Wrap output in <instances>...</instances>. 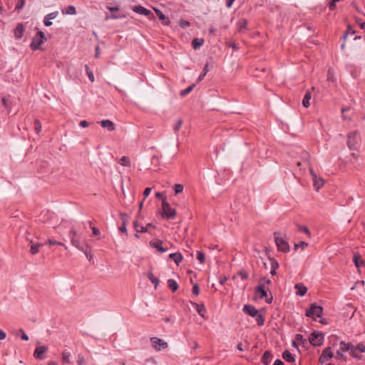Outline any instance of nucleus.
Listing matches in <instances>:
<instances>
[{"instance_id": "3", "label": "nucleus", "mask_w": 365, "mask_h": 365, "mask_svg": "<svg viewBox=\"0 0 365 365\" xmlns=\"http://www.w3.org/2000/svg\"><path fill=\"white\" fill-rule=\"evenodd\" d=\"M46 41L44 33L41 31H38L36 35L33 37L32 41L30 43V48L32 51H36L39 49L41 44Z\"/></svg>"}, {"instance_id": "55", "label": "nucleus", "mask_w": 365, "mask_h": 365, "mask_svg": "<svg viewBox=\"0 0 365 365\" xmlns=\"http://www.w3.org/2000/svg\"><path fill=\"white\" fill-rule=\"evenodd\" d=\"M43 24L46 26H50L52 25V22L51 21V20L46 18V16L44 17Z\"/></svg>"}, {"instance_id": "14", "label": "nucleus", "mask_w": 365, "mask_h": 365, "mask_svg": "<svg viewBox=\"0 0 365 365\" xmlns=\"http://www.w3.org/2000/svg\"><path fill=\"white\" fill-rule=\"evenodd\" d=\"M333 356H334V354L331 350V348L327 347L323 350V351L319 357V362L321 364H325Z\"/></svg>"}, {"instance_id": "33", "label": "nucleus", "mask_w": 365, "mask_h": 365, "mask_svg": "<svg viewBox=\"0 0 365 365\" xmlns=\"http://www.w3.org/2000/svg\"><path fill=\"white\" fill-rule=\"evenodd\" d=\"M148 278L150 279V281L155 284V287H156L158 284H159V279L155 277L152 272H149L147 274Z\"/></svg>"}, {"instance_id": "10", "label": "nucleus", "mask_w": 365, "mask_h": 365, "mask_svg": "<svg viewBox=\"0 0 365 365\" xmlns=\"http://www.w3.org/2000/svg\"><path fill=\"white\" fill-rule=\"evenodd\" d=\"M274 240L276 245L279 250L287 252L289 250V244L285 241L282 237H279L278 236H274Z\"/></svg>"}, {"instance_id": "8", "label": "nucleus", "mask_w": 365, "mask_h": 365, "mask_svg": "<svg viewBox=\"0 0 365 365\" xmlns=\"http://www.w3.org/2000/svg\"><path fill=\"white\" fill-rule=\"evenodd\" d=\"M323 340V334L319 331H314L309 337V341L313 346L322 345Z\"/></svg>"}, {"instance_id": "27", "label": "nucleus", "mask_w": 365, "mask_h": 365, "mask_svg": "<svg viewBox=\"0 0 365 365\" xmlns=\"http://www.w3.org/2000/svg\"><path fill=\"white\" fill-rule=\"evenodd\" d=\"M282 357L288 362H294L295 361L294 356L289 350H285L283 352Z\"/></svg>"}, {"instance_id": "21", "label": "nucleus", "mask_w": 365, "mask_h": 365, "mask_svg": "<svg viewBox=\"0 0 365 365\" xmlns=\"http://www.w3.org/2000/svg\"><path fill=\"white\" fill-rule=\"evenodd\" d=\"M294 288L296 289V294L300 297L304 296L307 292V288L301 283L296 284Z\"/></svg>"}, {"instance_id": "60", "label": "nucleus", "mask_w": 365, "mask_h": 365, "mask_svg": "<svg viewBox=\"0 0 365 365\" xmlns=\"http://www.w3.org/2000/svg\"><path fill=\"white\" fill-rule=\"evenodd\" d=\"M100 56V47L97 46L95 48V57L98 58Z\"/></svg>"}, {"instance_id": "32", "label": "nucleus", "mask_w": 365, "mask_h": 365, "mask_svg": "<svg viewBox=\"0 0 365 365\" xmlns=\"http://www.w3.org/2000/svg\"><path fill=\"white\" fill-rule=\"evenodd\" d=\"M43 245L41 243L37 244H31L30 248V252L31 255H34L39 252V248L42 247Z\"/></svg>"}, {"instance_id": "47", "label": "nucleus", "mask_w": 365, "mask_h": 365, "mask_svg": "<svg viewBox=\"0 0 365 365\" xmlns=\"http://www.w3.org/2000/svg\"><path fill=\"white\" fill-rule=\"evenodd\" d=\"M192 292L195 296H197L200 294V287L197 284L193 285Z\"/></svg>"}, {"instance_id": "34", "label": "nucleus", "mask_w": 365, "mask_h": 365, "mask_svg": "<svg viewBox=\"0 0 365 365\" xmlns=\"http://www.w3.org/2000/svg\"><path fill=\"white\" fill-rule=\"evenodd\" d=\"M71 354L68 351H63L62 353V361L65 364H70Z\"/></svg>"}, {"instance_id": "41", "label": "nucleus", "mask_w": 365, "mask_h": 365, "mask_svg": "<svg viewBox=\"0 0 365 365\" xmlns=\"http://www.w3.org/2000/svg\"><path fill=\"white\" fill-rule=\"evenodd\" d=\"M46 244L49 245L50 246H53V245H61V246H64L66 248V245L61 242H58V241H56V240H48Z\"/></svg>"}, {"instance_id": "5", "label": "nucleus", "mask_w": 365, "mask_h": 365, "mask_svg": "<svg viewBox=\"0 0 365 365\" xmlns=\"http://www.w3.org/2000/svg\"><path fill=\"white\" fill-rule=\"evenodd\" d=\"M322 312L323 309L322 307L312 304L310 308L307 310L306 316L316 320L317 318L322 317Z\"/></svg>"}, {"instance_id": "19", "label": "nucleus", "mask_w": 365, "mask_h": 365, "mask_svg": "<svg viewBox=\"0 0 365 365\" xmlns=\"http://www.w3.org/2000/svg\"><path fill=\"white\" fill-rule=\"evenodd\" d=\"M133 11H135V13H138V14L146 16H149L150 15L152 14V12L149 9L143 7V6H140V5L135 6L133 8Z\"/></svg>"}, {"instance_id": "17", "label": "nucleus", "mask_w": 365, "mask_h": 365, "mask_svg": "<svg viewBox=\"0 0 365 365\" xmlns=\"http://www.w3.org/2000/svg\"><path fill=\"white\" fill-rule=\"evenodd\" d=\"M153 9L158 19L162 21L163 25L169 26L170 24V21L169 18L167 16H165L160 9L156 8H154Z\"/></svg>"}, {"instance_id": "52", "label": "nucleus", "mask_w": 365, "mask_h": 365, "mask_svg": "<svg viewBox=\"0 0 365 365\" xmlns=\"http://www.w3.org/2000/svg\"><path fill=\"white\" fill-rule=\"evenodd\" d=\"M83 253L85 254L86 257H87V259L91 261L93 258V255L91 254V252L90 251L88 250V249H84L83 248Z\"/></svg>"}, {"instance_id": "11", "label": "nucleus", "mask_w": 365, "mask_h": 365, "mask_svg": "<svg viewBox=\"0 0 365 365\" xmlns=\"http://www.w3.org/2000/svg\"><path fill=\"white\" fill-rule=\"evenodd\" d=\"M310 174L313 180V185L314 188L318 190L324 185V180L320 177H318L312 168L309 169Z\"/></svg>"}, {"instance_id": "59", "label": "nucleus", "mask_w": 365, "mask_h": 365, "mask_svg": "<svg viewBox=\"0 0 365 365\" xmlns=\"http://www.w3.org/2000/svg\"><path fill=\"white\" fill-rule=\"evenodd\" d=\"M92 232H93V235H100V230L97 227H92Z\"/></svg>"}, {"instance_id": "53", "label": "nucleus", "mask_w": 365, "mask_h": 365, "mask_svg": "<svg viewBox=\"0 0 365 365\" xmlns=\"http://www.w3.org/2000/svg\"><path fill=\"white\" fill-rule=\"evenodd\" d=\"M298 227H299V231H301L307 235H310V232L307 227L299 225Z\"/></svg>"}, {"instance_id": "61", "label": "nucleus", "mask_w": 365, "mask_h": 365, "mask_svg": "<svg viewBox=\"0 0 365 365\" xmlns=\"http://www.w3.org/2000/svg\"><path fill=\"white\" fill-rule=\"evenodd\" d=\"M6 333L3 330L0 329V340L4 339L6 338Z\"/></svg>"}, {"instance_id": "12", "label": "nucleus", "mask_w": 365, "mask_h": 365, "mask_svg": "<svg viewBox=\"0 0 365 365\" xmlns=\"http://www.w3.org/2000/svg\"><path fill=\"white\" fill-rule=\"evenodd\" d=\"M68 235L71 238L72 245L76 247L77 249L83 251V247L81 245L79 239L76 237L77 235L76 232L72 229L70 230Z\"/></svg>"}, {"instance_id": "42", "label": "nucleus", "mask_w": 365, "mask_h": 365, "mask_svg": "<svg viewBox=\"0 0 365 365\" xmlns=\"http://www.w3.org/2000/svg\"><path fill=\"white\" fill-rule=\"evenodd\" d=\"M120 163L123 166H129L130 160L126 156H123L120 160Z\"/></svg>"}, {"instance_id": "58", "label": "nucleus", "mask_w": 365, "mask_h": 365, "mask_svg": "<svg viewBox=\"0 0 365 365\" xmlns=\"http://www.w3.org/2000/svg\"><path fill=\"white\" fill-rule=\"evenodd\" d=\"M150 191H151V188L150 187L145 188L144 192H143L144 197H147L150 195Z\"/></svg>"}, {"instance_id": "36", "label": "nucleus", "mask_w": 365, "mask_h": 365, "mask_svg": "<svg viewBox=\"0 0 365 365\" xmlns=\"http://www.w3.org/2000/svg\"><path fill=\"white\" fill-rule=\"evenodd\" d=\"M85 69H86V74H87L89 80L91 82H93L95 81L94 75H93V72L91 71L89 66L88 65H85Z\"/></svg>"}, {"instance_id": "54", "label": "nucleus", "mask_w": 365, "mask_h": 365, "mask_svg": "<svg viewBox=\"0 0 365 365\" xmlns=\"http://www.w3.org/2000/svg\"><path fill=\"white\" fill-rule=\"evenodd\" d=\"M19 331H20L21 332V334H21V339H22V340H24V341H28V340L29 339V336H28V335H27V334L24 331V330H23V329H20Z\"/></svg>"}, {"instance_id": "1", "label": "nucleus", "mask_w": 365, "mask_h": 365, "mask_svg": "<svg viewBox=\"0 0 365 365\" xmlns=\"http://www.w3.org/2000/svg\"><path fill=\"white\" fill-rule=\"evenodd\" d=\"M271 282L269 279L262 278L260 279L255 290V299H264L266 303H272L273 297L269 290Z\"/></svg>"}, {"instance_id": "51", "label": "nucleus", "mask_w": 365, "mask_h": 365, "mask_svg": "<svg viewBox=\"0 0 365 365\" xmlns=\"http://www.w3.org/2000/svg\"><path fill=\"white\" fill-rule=\"evenodd\" d=\"M25 5V0H19V1L16 5L15 9L19 10L21 9Z\"/></svg>"}, {"instance_id": "16", "label": "nucleus", "mask_w": 365, "mask_h": 365, "mask_svg": "<svg viewBox=\"0 0 365 365\" xmlns=\"http://www.w3.org/2000/svg\"><path fill=\"white\" fill-rule=\"evenodd\" d=\"M25 26L23 23H19L14 29V34L16 39L19 40L23 37L25 32Z\"/></svg>"}, {"instance_id": "26", "label": "nucleus", "mask_w": 365, "mask_h": 365, "mask_svg": "<svg viewBox=\"0 0 365 365\" xmlns=\"http://www.w3.org/2000/svg\"><path fill=\"white\" fill-rule=\"evenodd\" d=\"M272 360V354L269 351H266L261 359L262 363L264 365H269Z\"/></svg>"}, {"instance_id": "44", "label": "nucleus", "mask_w": 365, "mask_h": 365, "mask_svg": "<svg viewBox=\"0 0 365 365\" xmlns=\"http://www.w3.org/2000/svg\"><path fill=\"white\" fill-rule=\"evenodd\" d=\"M356 350L359 351L361 353H364L365 352V346L363 344H359L356 347L354 346V354H352L353 355H354L355 351Z\"/></svg>"}, {"instance_id": "43", "label": "nucleus", "mask_w": 365, "mask_h": 365, "mask_svg": "<svg viewBox=\"0 0 365 365\" xmlns=\"http://www.w3.org/2000/svg\"><path fill=\"white\" fill-rule=\"evenodd\" d=\"M174 190L176 195L181 193L183 191V185L181 184H175L174 185Z\"/></svg>"}, {"instance_id": "45", "label": "nucleus", "mask_w": 365, "mask_h": 365, "mask_svg": "<svg viewBox=\"0 0 365 365\" xmlns=\"http://www.w3.org/2000/svg\"><path fill=\"white\" fill-rule=\"evenodd\" d=\"M182 120L181 119H179L175 125H174V130L175 132H178L182 127Z\"/></svg>"}, {"instance_id": "40", "label": "nucleus", "mask_w": 365, "mask_h": 365, "mask_svg": "<svg viewBox=\"0 0 365 365\" xmlns=\"http://www.w3.org/2000/svg\"><path fill=\"white\" fill-rule=\"evenodd\" d=\"M197 259L199 260V262H200L201 264L205 263V257L204 253H203V252H202L201 251H197Z\"/></svg>"}, {"instance_id": "62", "label": "nucleus", "mask_w": 365, "mask_h": 365, "mask_svg": "<svg viewBox=\"0 0 365 365\" xmlns=\"http://www.w3.org/2000/svg\"><path fill=\"white\" fill-rule=\"evenodd\" d=\"M247 24V22L245 21H241L239 22V26L240 29L242 30L244 26H245Z\"/></svg>"}, {"instance_id": "50", "label": "nucleus", "mask_w": 365, "mask_h": 365, "mask_svg": "<svg viewBox=\"0 0 365 365\" xmlns=\"http://www.w3.org/2000/svg\"><path fill=\"white\" fill-rule=\"evenodd\" d=\"M270 265L272 269H277L279 267V263L274 259H270Z\"/></svg>"}, {"instance_id": "30", "label": "nucleus", "mask_w": 365, "mask_h": 365, "mask_svg": "<svg viewBox=\"0 0 365 365\" xmlns=\"http://www.w3.org/2000/svg\"><path fill=\"white\" fill-rule=\"evenodd\" d=\"M61 12L63 14L74 15L76 14V10L75 6L71 5L66 8L63 9Z\"/></svg>"}, {"instance_id": "22", "label": "nucleus", "mask_w": 365, "mask_h": 365, "mask_svg": "<svg viewBox=\"0 0 365 365\" xmlns=\"http://www.w3.org/2000/svg\"><path fill=\"white\" fill-rule=\"evenodd\" d=\"M120 218L122 220V225L119 227V231L121 232H126V225L128 220V215L126 213H120Z\"/></svg>"}, {"instance_id": "64", "label": "nucleus", "mask_w": 365, "mask_h": 365, "mask_svg": "<svg viewBox=\"0 0 365 365\" xmlns=\"http://www.w3.org/2000/svg\"><path fill=\"white\" fill-rule=\"evenodd\" d=\"M273 365H284V363L282 360L280 359H277L275 360V361L274 362V364Z\"/></svg>"}, {"instance_id": "46", "label": "nucleus", "mask_w": 365, "mask_h": 365, "mask_svg": "<svg viewBox=\"0 0 365 365\" xmlns=\"http://www.w3.org/2000/svg\"><path fill=\"white\" fill-rule=\"evenodd\" d=\"M243 312L249 316H251V304H245L243 308Z\"/></svg>"}, {"instance_id": "39", "label": "nucleus", "mask_w": 365, "mask_h": 365, "mask_svg": "<svg viewBox=\"0 0 365 365\" xmlns=\"http://www.w3.org/2000/svg\"><path fill=\"white\" fill-rule=\"evenodd\" d=\"M34 130L38 133L41 130V123L38 119H36L34 122Z\"/></svg>"}, {"instance_id": "2", "label": "nucleus", "mask_w": 365, "mask_h": 365, "mask_svg": "<svg viewBox=\"0 0 365 365\" xmlns=\"http://www.w3.org/2000/svg\"><path fill=\"white\" fill-rule=\"evenodd\" d=\"M361 144L360 135L357 131H353L348 135L347 145L350 150H357Z\"/></svg>"}, {"instance_id": "35", "label": "nucleus", "mask_w": 365, "mask_h": 365, "mask_svg": "<svg viewBox=\"0 0 365 365\" xmlns=\"http://www.w3.org/2000/svg\"><path fill=\"white\" fill-rule=\"evenodd\" d=\"M194 87H195V84H192V85L189 86L187 88H186L185 89L182 90L180 91V96H187L192 91Z\"/></svg>"}, {"instance_id": "48", "label": "nucleus", "mask_w": 365, "mask_h": 365, "mask_svg": "<svg viewBox=\"0 0 365 365\" xmlns=\"http://www.w3.org/2000/svg\"><path fill=\"white\" fill-rule=\"evenodd\" d=\"M58 15V11H53V12H51V13L46 15L45 16L46 18H48V19L51 20V19H54Z\"/></svg>"}, {"instance_id": "18", "label": "nucleus", "mask_w": 365, "mask_h": 365, "mask_svg": "<svg viewBox=\"0 0 365 365\" xmlns=\"http://www.w3.org/2000/svg\"><path fill=\"white\" fill-rule=\"evenodd\" d=\"M353 262L358 269H359L361 267H365V260H364L361 255L357 253L354 255Z\"/></svg>"}, {"instance_id": "15", "label": "nucleus", "mask_w": 365, "mask_h": 365, "mask_svg": "<svg viewBox=\"0 0 365 365\" xmlns=\"http://www.w3.org/2000/svg\"><path fill=\"white\" fill-rule=\"evenodd\" d=\"M133 227L137 232L140 233L147 232L150 228H155V226L152 223H148L145 226H143L137 221L133 222Z\"/></svg>"}, {"instance_id": "13", "label": "nucleus", "mask_w": 365, "mask_h": 365, "mask_svg": "<svg viewBox=\"0 0 365 365\" xmlns=\"http://www.w3.org/2000/svg\"><path fill=\"white\" fill-rule=\"evenodd\" d=\"M150 245L157 250L158 252L163 253L168 251L167 247H163V241L159 239H154L150 242Z\"/></svg>"}, {"instance_id": "9", "label": "nucleus", "mask_w": 365, "mask_h": 365, "mask_svg": "<svg viewBox=\"0 0 365 365\" xmlns=\"http://www.w3.org/2000/svg\"><path fill=\"white\" fill-rule=\"evenodd\" d=\"M48 348L45 345L37 346L34 352V357L37 360H43L46 358V353Z\"/></svg>"}, {"instance_id": "57", "label": "nucleus", "mask_w": 365, "mask_h": 365, "mask_svg": "<svg viewBox=\"0 0 365 365\" xmlns=\"http://www.w3.org/2000/svg\"><path fill=\"white\" fill-rule=\"evenodd\" d=\"M155 196L158 198L162 199L163 200H165V195H164V194L163 192H156L155 193Z\"/></svg>"}, {"instance_id": "56", "label": "nucleus", "mask_w": 365, "mask_h": 365, "mask_svg": "<svg viewBox=\"0 0 365 365\" xmlns=\"http://www.w3.org/2000/svg\"><path fill=\"white\" fill-rule=\"evenodd\" d=\"M79 125L82 128H86L89 125V123L86 120H81L79 123Z\"/></svg>"}, {"instance_id": "25", "label": "nucleus", "mask_w": 365, "mask_h": 365, "mask_svg": "<svg viewBox=\"0 0 365 365\" xmlns=\"http://www.w3.org/2000/svg\"><path fill=\"white\" fill-rule=\"evenodd\" d=\"M169 258L173 259L177 265H179L180 262H182L183 257L181 253L175 252L172 253L169 255Z\"/></svg>"}, {"instance_id": "4", "label": "nucleus", "mask_w": 365, "mask_h": 365, "mask_svg": "<svg viewBox=\"0 0 365 365\" xmlns=\"http://www.w3.org/2000/svg\"><path fill=\"white\" fill-rule=\"evenodd\" d=\"M162 217L164 219L170 220L173 219L176 216V210L171 207L170 204L166 200L162 202Z\"/></svg>"}, {"instance_id": "49", "label": "nucleus", "mask_w": 365, "mask_h": 365, "mask_svg": "<svg viewBox=\"0 0 365 365\" xmlns=\"http://www.w3.org/2000/svg\"><path fill=\"white\" fill-rule=\"evenodd\" d=\"M179 25L182 27V28H186V27H188L190 26V24L189 21H186V20H182L181 19L180 21H179Z\"/></svg>"}, {"instance_id": "37", "label": "nucleus", "mask_w": 365, "mask_h": 365, "mask_svg": "<svg viewBox=\"0 0 365 365\" xmlns=\"http://www.w3.org/2000/svg\"><path fill=\"white\" fill-rule=\"evenodd\" d=\"M207 72H208V63H206L203 68L202 72L201 73V74L199 76V77L197 78V82L201 81L205 78V76H206Z\"/></svg>"}, {"instance_id": "23", "label": "nucleus", "mask_w": 365, "mask_h": 365, "mask_svg": "<svg viewBox=\"0 0 365 365\" xmlns=\"http://www.w3.org/2000/svg\"><path fill=\"white\" fill-rule=\"evenodd\" d=\"M340 349L343 351H350L351 354H354V346L349 343H346L344 341L340 342Z\"/></svg>"}, {"instance_id": "6", "label": "nucleus", "mask_w": 365, "mask_h": 365, "mask_svg": "<svg viewBox=\"0 0 365 365\" xmlns=\"http://www.w3.org/2000/svg\"><path fill=\"white\" fill-rule=\"evenodd\" d=\"M150 342L152 347L158 351L165 349L168 346V344L166 341L156 336L151 337Z\"/></svg>"}, {"instance_id": "24", "label": "nucleus", "mask_w": 365, "mask_h": 365, "mask_svg": "<svg viewBox=\"0 0 365 365\" xmlns=\"http://www.w3.org/2000/svg\"><path fill=\"white\" fill-rule=\"evenodd\" d=\"M100 123L103 128H107L110 131H113L115 130V125L110 120H103Z\"/></svg>"}, {"instance_id": "7", "label": "nucleus", "mask_w": 365, "mask_h": 365, "mask_svg": "<svg viewBox=\"0 0 365 365\" xmlns=\"http://www.w3.org/2000/svg\"><path fill=\"white\" fill-rule=\"evenodd\" d=\"M264 314L265 310H257L252 307V318L255 319V321L258 326H262L264 322Z\"/></svg>"}, {"instance_id": "63", "label": "nucleus", "mask_w": 365, "mask_h": 365, "mask_svg": "<svg viewBox=\"0 0 365 365\" xmlns=\"http://www.w3.org/2000/svg\"><path fill=\"white\" fill-rule=\"evenodd\" d=\"M336 2H334L332 0L329 4V8L330 10H334L335 9V4Z\"/></svg>"}, {"instance_id": "28", "label": "nucleus", "mask_w": 365, "mask_h": 365, "mask_svg": "<svg viewBox=\"0 0 365 365\" xmlns=\"http://www.w3.org/2000/svg\"><path fill=\"white\" fill-rule=\"evenodd\" d=\"M312 98L311 92L309 91H307L304 96V98L302 100V105L305 108H308L310 105V100Z\"/></svg>"}, {"instance_id": "31", "label": "nucleus", "mask_w": 365, "mask_h": 365, "mask_svg": "<svg viewBox=\"0 0 365 365\" xmlns=\"http://www.w3.org/2000/svg\"><path fill=\"white\" fill-rule=\"evenodd\" d=\"M203 43H204V40L202 38H193L192 41V47L195 50L200 48L202 46V45L203 44Z\"/></svg>"}, {"instance_id": "38", "label": "nucleus", "mask_w": 365, "mask_h": 365, "mask_svg": "<svg viewBox=\"0 0 365 365\" xmlns=\"http://www.w3.org/2000/svg\"><path fill=\"white\" fill-rule=\"evenodd\" d=\"M249 277L248 272L241 270L237 272V275L235 277H240L242 280L247 279Z\"/></svg>"}, {"instance_id": "20", "label": "nucleus", "mask_w": 365, "mask_h": 365, "mask_svg": "<svg viewBox=\"0 0 365 365\" xmlns=\"http://www.w3.org/2000/svg\"><path fill=\"white\" fill-rule=\"evenodd\" d=\"M194 307L196 309L197 312L200 316H201L202 318H205V314H206V308L203 304H197V303H193L192 304Z\"/></svg>"}, {"instance_id": "29", "label": "nucleus", "mask_w": 365, "mask_h": 365, "mask_svg": "<svg viewBox=\"0 0 365 365\" xmlns=\"http://www.w3.org/2000/svg\"><path fill=\"white\" fill-rule=\"evenodd\" d=\"M168 286L173 292H176L179 287L177 282L173 279L168 280Z\"/></svg>"}]
</instances>
